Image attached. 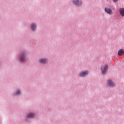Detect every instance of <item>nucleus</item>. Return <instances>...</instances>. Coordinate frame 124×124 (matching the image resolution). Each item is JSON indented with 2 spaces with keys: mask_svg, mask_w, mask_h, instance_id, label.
Listing matches in <instances>:
<instances>
[{
  "mask_svg": "<svg viewBox=\"0 0 124 124\" xmlns=\"http://www.w3.org/2000/svg\"><path fill=\"white\" fill-rule=\"evenodd\" d=\"M89 74V72L88 71H83L81 73H80V74H79V76L81 77H86Z\"/></svg>",
  "mask_w": 124,
  "mask_h": 124,
  "instance_id": "obj_2",
  "label": "nucleus"
},
{
  "mask_svg": "<svg viewBox=\"0 0 124 124\" xmlns=\"http://www.w3.org/2000/svg\"><path fill=\"white\" fill-rule=\"evenodd\" d=\"M105 12L107 14H108L109 15H111L112 14V11L111 9L110 8H106L105 9Z\"/></svg>",
  "mask_w": 124,
  "mask_h": 124,
  "instance_id": "obj_1",
  "label": "nucleus"
},
{
  "mask_svg": "<svg viewBox=\"0 0 124 124\" xmlns=\"http://www.w3.org/2000/svg\"><path fill=\"white\" fill-rule=\"evenodd\" d=\"M20 94H21V92L19 90L17 91L16 93V95H20Z\"/></svg>",
  "mask_w": 124,
  "mask_h": 124,
  "instance_id": "obj_12",
  "label": "nucleus"
},
{
  "mask_svg": "<svg viewBox=\"0 0 124 124\" xmlns=\"http://www.w3.org/2000/svg\"><path fill=\"white\" fill-rule=\"evenodd\" d=\"M108 69V65H105L104 69H102V72L103 74H105Z\"/></svg>",
  "mask_w": 124,
  "mask_h": 124,
  "instance_id": "obj_3",
  "label": "nucleus"
},
{
  "mask_svg": "<svg viewBox=\"0 0 124 124\" xmlns=\"http://www.w3.org/2000/svg\"><path fill=\"white\" fill-rule=\"evenodd\" d=\"M120 13L122 16H124V8H120Z\"/></svg>",
  "mask_w": 124,
  "mask_h": 124,
  "instance_id": "obj_9",
  "label": "nucleus"
},
{
  "mask_svg": "<svg viewBox=\"0 0 124 124\" xmlns=\"http://www.w3.org/2000/svg\"><path fill=\"white\" fill-rule=\"evenodd\" d=\"M118 1V0H113V1L114 2H117Z\"/></svg>",
  "mask_w": 124,
  "mask_h": 124,
  "instance_id": "obj_13",
  "label": "nucleus"
},
{
  "mask_svg": "<svg viewBox=\"0 0 124 124\" xmlns=\"http://www.w3.org/2000/svg\"><path fill=\"white\" fill-rule=\"evenodd\" d=\"M108 85L110 87H113L115 86L114 83L111 80H108Z\"/></svg>",
  "mask_w": 124,
  "mask_h": 124,
  "instance_id": "obj_5",
  "label": "nucleus"
},
{
  "mask_svg": "<svg viewBox=\"0 0 124 124\" xmlns=\"http://www.w3.org/2000/svg\"><path fill=\"white\" fill-rule=\"evenodd\" d=\"M39 62L40 63H46L47 62V60L42 59L39 60Z\"/></svg>",
  "mask_w": 124,
  "mask_h": 124,
  "instance_id": "obj_8",
  "label": "nucleus"
},
{
  "mask_svg": "<svg viewBox=\"0 0 124 124\" xmlns=\"http://www.w3.org/2000/svg\"><path fill=\"white\" fill-rule=\"evenodd\" d=\"M31 28L32 31H35L36 29V26L35 24H32L31 25Z\"/></svg>",
  "mask_w": 124,
  "mask_h": 124,
  "instance_id": "obj_11",
  "label": "nucleus"
},
{
  "mask_svg": "<svg viewBox=\"0 0 124 124\" xmlns=\"http://www.w3.org/2000/svg\"><path fill=\"white\" fill-rule=\"evenodd\" d=\"M123 54H124V49H121L118 51V55L119 56H122Z\"/></svg>",
  "mask_w": 124,
  "mask_h": 124,
  "instance_id": "obj_10",
  "label": "nucleus"
},
{
  "mask_svg": "<svg viewBox=\"0 0 124 124\" xmlns=\"http://www.w3.org/2000/svg\"><path fill=\"white\" fill-rule=\"evenodd\" d=\"M35 116L34 113H30L28 116L27 117L29 118H33Z\"/></svg>",
  "mask_w": 124,
  "mask_h": 124,
  "instance_id": "obj_7",
  "label": "nucleus"
},
{
  "mask_svg": "<svg viewBox=\"0 0 124 124\" xmlns=\"http://www.w3.org/2000/svg\"><path fill=\"white\" fill-rule=\"evenodd\" d=\"M20 59L21 62H24L26 61V59L25 55L24 54L21 55Z\"/></svg>",
  "mask_w": 124,
  "mask_h": 124,
  "instance_id": "obj_6",
  "label": "nucleus"
},
{
  "mask_svg": "<svg viewBox=\"0 0 124 124\" xmlns=\"http://www.w3.org/2000/svg\"><path fill=\"white\" fill-rule=\"evenodd\" d=\"M73 3L77 6H80L82 4V1H79V0H74Z\"/></svg>",
  "mask_w": 124,
  "mask_h": 124,
  "instance_id": "obj_4",
  "label": "nucleus"
}]
</instances>
